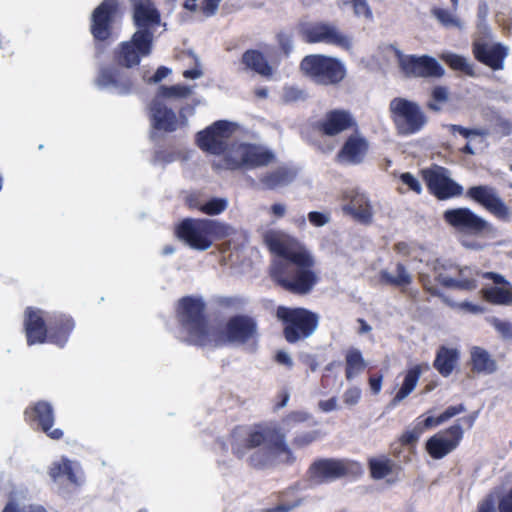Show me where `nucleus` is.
I'll list each match as a JSON object with an SVG mask.
<instances>
[{"mask_svg": "<svg viewBox=\"0 0 512 512\" xmlns=\"http://www.w3.org/2000/svg\"><path fill=\"white\" fill-rule=\"evenodd\" d=\"M302 75L315 84L336 86L346 77L345 65L336 57L324 54H309L299 64Z\"/></svg>", "mask_w": 512, "mask_h": 512, "instance_id": "obj_7", "label": "nucleus"}, {"mask_svg": "<svg viewBox=\"0 0 512 512\" xmlns=\"http://www.w3.org/2000/svg\"><path fill=\"white\" fill-rule=\"evenodd\" d=\"M491 325L495 328V330L501 334L503 338L512 339V323L509 321H504L499 318H492L490 320Z\"/></svg>", "mask_w": 512, "mask_h": 512, "instance_id": "obj_51", "label": "nucleus"}, {"mask_svg": "<svg viewBox=\"0 0 512 512\" xmlns=\"http://www.w3.org/2000/svg\"><path fill=\"white\" fill-rule=\"evenodd\" d=\"M248 464L254 469H264L271 463L270 454L267 451L258 449L249 455Z\"/></svg>", "mask_w": 512, "mask_h": 512, "instance_id": "obj_47", "label": "nucleus"}, {"mask_svg": "<svg viewBox=\"0 0 512 512\" xmlns=\"http://www.w3.org/2000/svg\"><path fill=\"white\" fill-rule=\"evenodd\" d=\"M465 196L484 207L490 214L502 221L510 219V209L498 195L496 189L489 185L471 186Z\"/></svg>", "mask_w": 512, "mask_h": 512, "instance_id": "obj_18", "label": "nucleus"}, {"mask_svg": "<svg viewBox=\"0 0 512 512\" xmlns=\"http://www.w3.org/2000/svg\"><path fill=\"white\" fill-rule=\"evenodd\" d=\"M471 370L476 374H492L497 363L484 348L474 346L470 351Z\"/></svg>", "mask_w": 512, "mask_h": 512, "instance_id": "obj_33", "label": "nucleus"}, {"mask_svg": "<svg viewBox=\"0 0 512 512\" xmlns=\"http://www.w3.org/2000/svg\"><path fill=\"white\" fill-rule=\"evenodd\" d=\"M299 359L311 372H315L318 369L319 364L315 355L304 353L299 356Z\"/></svg>", "mask_w": 512, "mask_h": 512, "instance_id": "obj_61", "label": "nucleus"}, {"mask_svg": "<svg viewBox=\"0 0 512 512\" xmlns=\"http://www.w3.org/2000/svg\"><path fill=\"white\" fill-rule=\"evenodd\" d=\"M122 12L118 0H103L94 8L90 17V33L97 43H109L114 39L115 26Z\"/></svg>", "mask_w": 512, "mask_h": 512, "instance_id": "obj_11", "label": "nucleus"}, {"mask_svg": "<svg viewBox=\"0 0 512 512\" xmlns=\"http://www.w3.org/2000/svg\"><path fill=\"white\" fill-rule=\"evenodd\" d=\"M175 317L180 332L184 334L182 342L198 347L211 345L214 326L210 324L207 305L202 297L189 295L180 298L175 306Z\"/></svg>", "mask_w": 512, "mask_h": 512, "instance_id": "obj_3", "label": "nucleus"}, {"mask_svg": "<svg viewBox=\"0 0 512 512\" xmlns=\"http://www.w3.org/2000/svg\"><path fill=\"white\" fill-rule=\"evenodd\" d=\"M222 0H201L199 9L206 17L214 16Z\"/></svg>", "mask_w": 512, "mask_h": 512, "instance_id": "obj_54", "label": "nucleus"}, {"mask_svg": "<svg viewBox=\"0 0 512 512\" xmlns=\"http://www.w3.org/2000/svg\"><path fill=\"white\" fill-rule=\"evenodd\" d=\"M240 431L241 427H236L231 433V451L236 458L242 459L248 451L267 443L275 455H285L283 463L291 465L295 462L296 457L286 443L285 433L276 424H256L243 437Z\"/></svg>", "mask_w": 512, "mask_h": 512, "instance_id": "obj_4", "label": "nucleus"}, {"mask_svg": "<svg viewBox=\"0 0 512 512\" xmlns=\"http://www.w3.org/2000/svg\"><path fill=\"white\" fill-rule=\"evenodd\" d=\"M343 210L362 224H370L373 219L372 206L363 197H356L343 207Z\"/></svg>", "mask_w": 512, "mask_h": 512, "instance_id": "obj_34", "label": "nucleus"}, {"mask_svg": "<svg viewBox=\"0 0 512 512\" xmlns=\"http://www.w3.org/2000/svg\"><path fill=\"white\" fill-rule=\"evenodd\" d=\"M75 328V321L70 315L57 314L48 319V342L63 348Z\"/></svg>", "mask_w": 512, "mask_h": 512, "instance_id": "obj_27", "label": "nucleus"}, {"mask_svg": "<svg viewBox=\"0 0 512 512\" xmlns=\"http://www.w3.org/2000/svg\"><path fill=\"white\" fill-rule=\"evenodd\" d=\"M398 55V63L401 71L407 77L440 78L445 71L438 61L428 55Z\"/></svg>", "mask_w": 512, "mask_h": 512, "instance_id": "obj_19", "label": "nucleus"}, {"mask_svg": "<svg viewBox=\"0 0 512 512\" xmlns=\"http://www.w3.org/2000/svg\"><path fill=\"white\" fill-rule=\"evenodd\" d=\"M430 366L423 362L410 367L404 375L402 384L391 400V405L396 406L407 398L416 388L423 372L428 371Z\"/></svg>", "mask_w": 512, "mask_h": 512, "instance_id": "obj_28", "label": "nucleus"}, {"mask_svg": "<svg viewBox=\"0 0 512 512\" xmlns=\"http://www.w3.org/2000/svg\"><path fill=\"white\" fill-rule=\"evenodd\" d=\"M238 129V125L227 120H217L196 134L197 146L213 155L227 154L228 140Z\"/></svg>", "mask_w": 512, "mask_h": 512, "instance_id": "obj_12", "label": "nucleus"}, {"mask_svg": "<svg viewBox=\"0 0 512 512\" xmlns=\"http://www.w3.org/2000/svg\"><path fill=\"white\" fill-rule=\"evenodd\" d=\"M431 13L439 23L446 28L461 26L460 20L446 9L434 7L432 8Z\"/></svg>", "mask_w": 512, "mask_h": 512, "instance_id": "obj_45", "label": "nucleus"}, {"mask_svg": "<svg viewBox=\"0 0 512 512\" xmlns=\"http://www.w3.org/2000/svg\"><path fill=\"white\" fill-rule=\"evenodd\" d=\"M421 176L429 193L438 200H447L463 194V187L449 177L445 167L434 165L423 169Z\"/></svg>", "mask_w": 512, "mask_h": 512, "instance_id": "obj_15", "label": "nucleus"}, {"mask_svg": "<svg viewBox=\"0 0 512 512\" xmlns=\"http://www.w3.org/2000/svg\"><path fill=\"white\" fill-rule=\"evenodd\" d=\"M472 54L479 63L498 71L504 68L508 48L501 43L490 44L483 40H475L472 43Z\"/></svg>", "mask_w": 512, "mask_h": 512, "instance_id": "obj_22", "label": "nucleus"}, {"mask_svg": "<svg viewBox=\"0 0 512 512\" xmlns=\"http://www.w3.org/2000/svg\"><path fill=\"white\" fill-rule=\"evenodd\" d=\"M380 282L394 287L409 286L413 279L403 263L396 264V276L391 275L387 270H381L379 273Z\"/></svg>", "mask_w": 512, "mask_h": 512, "instance_id": "obj_37", "label": "nucleus"}, {"mask_svg": "<svg viewBox=\"0 0 512 512\" xmlns=\"http://www.w3.org/2000/svg\"><path fill=\"white\" fill-rule=\"evenodd\" d=\"M191 94H192V89L186 85H180V84L171 85V86L161 85V86H159L154 98H159L162 101L164 99H170V98L184 99V98H187L188 96H190Z\"/></svg>", "mask_w": 512, "mask_h": 512, "instance_id": "obj_42", "label": "nucleus"}, {"mask_svg": "<svg viewBox=\"0 0 512 512\" xmlns=\"http://www.w3.org/2000/svg\"><path fill=\"white\" fill-rule=\"evenodd\" d=\"M460 353L456 348L442 345L436 351L434 369L442 376L449 377L458 366Z\"/></svg>", "mask_w": 512, "mask_h": 512, "instance_id": "obj_29", "label": "nucleus"}, {"mask_svg": "<svg viewBox=\"0 0 512 512\" xmlns=\"http://www.w3.org/2000/svg\"><path fill=\"white\" fill-rule=\"evenodd\" d=\"M361 399L360 388L353 386L345 390L343 394V401L348 406L356 405Z\"/></svg>", "mask_w": 512, "mask_h": 512, "instance_id": "obj_55", "label": "nucleus"}, {"mask_svg": "<svg viewBox=\"0 0 512 512\" xmlns=\"http://www.w3.org/2000/svg\"><path fill=\"white\" fill-rule=\"evenodd\" d=\"M228 206L227 200L224 198H212L199 207V211L206 215H219L226 210Z\"/></svg>", "mask_w": 512, "mask_h": 512, "instance_id": "obj_46", "label": "nucleus"}, {"mask_svg": "<svg viewBox=\"0 0 512 512\" xmlns=\"http://www.w3.org/2000/svg\"><path fill=\"white\" fill-rule=\"evenodd\" d=\"M237 157L231 153L225 154L222 158L212 162L215 171L242 169H254L269 165L275 160L272 151L251 143H240L234 149Z\"/></svg>", "mask_w": 512, "mask_h": 512, "instance_id": "obj_8", "label": "nucleus"}, {"mask_svg": "<svg viewBox=\"0 0 512 512\" xmlns=\"http://www.w3.org/2000/svg\"><path fill=\"white\" fill-rule=\"evenodd\" d=\"M355 463L345 459L320 458L308 468V476L315 483L322 484L335 481L353 473Z\"/></svg>", "mask_w": 512, "mask_h": 512, "instance_id": "obj_17", "label": "nucleus"}, {"mask_svg": "<svg viewBox=\"0 0 512 512\" xmlns=\"http://www.w3.org/2000/svg\"><path fill=\"white\" fill-rule=\"evenodd\" d=\"M366 362L359 349L351 347L345 353V378L350 381L362 373Z\"/></svg>", "mask_w": 512, "mask_h": 512, "instance_id": "obj_36", "label": "nucleus"}, {"mask_svg": "<svg viewBox=\"0 0 512 512\" xmlns=\"http://www.w3.org/2000/svg\"><path fill=\"white\" fill-rule=\"evenodd\" d=\"M319 438L318 431H309L296 435L292 440V445L296 448H304Z\"/></svg>", "mask_w": 512, "mask_h": 512, "instance_id": "obj_50", "label": "nucleus"}, {"mask_svg": "<svg viewBox=\"0 0 512 512\" xmlns=\"http://www.w3.org/2000/svg\"><path fill=\"white\" fill-rule=\"evenodd\" d=\"M176 237L196 250H207L213 238L227 235V226L211 219L185 218L175 227Z\"/></svg>", "mask_w": 512, "mask_h": 512, "instance_id": "obj_6", "label": "nucleus"}, {"mask_svg": "<svg viewBox=\"0 0 512 512\" xmlns=\"http://www.w3.org/2000/svg\"><path fill=\"white\" fill-rule=\"evenodd\" d=\"M292 178V174L288 169L279 167L262 175L259 181L266 189L274 190L277 187L288 184Z\"/></svg>", "mask_w": 512, "mask_h": 512, "instance_id": "obj_39", "label": "nucleus"}, {"mask_svg": "<svg viewBox=\"0 0 512 512\" xmlns=\"http://www.w3.org/2000/svg\"><path fill=\"white\" fill-rule=\"evenodd\" d=\"M463 434L460 424L451 425L427 440L426 451L433 459H442L459 446Z\"/></svg>", "mask_w": 512, "mask_h": 512, "instance_id": "obj_21", "label": "nucleus"}, {"mask_svg": "<svg viewBox=\"0 0 512 512\" xmlns=\"http://www.w3.org/2000/svg\"><path fill=\"white\" fill-rule=\"evenodd\" d=\"M441 59L455 71H461L468 76H474L473 66L467 62V59L455 53L442 54Z\"/></svg>", "mask_w": 512, "mask_h": 512, "instance_id": "obj_43", "label": "nucleus"}, {"mask_svg": "<svg viewBox=\"0 0 512 512\" xmlns=\"http://www.w3.org/2000/svg\"><path fill=\"white\" fill-rule=\"evenodd\" d=\"M368 468L370 476L375 480L384 479L392 474L397 476L402 471L401 465L385 455L370 458L368 460Z\"/></svg>", "mask_w": 512, "mask_h": 512, "instance_id": "obj_32", "label": "nucleus"}, {"mask_svg": "<svg viewBox=\"0 0 512 512\" xmlns=\"http://www.w3.org/2000/svg\"><path fill=\"white\" fill-rule=\"evenodd\" d=\"M443 221L457 233L478 237L489 232L490 224L468 207L450 208L443 212Z\"/></svg>", "mask_w": 512, "mask_h": 512, "instance_id": "obj_13", "label": "nucleus"}, {"mask_svg": "<svg viewBox=\"0 0 512 512\" xmlns=\"http://www.w3.org/2000/svg\"><path fill=\"white\" fill-rule=\"evenodd\" d=\"M483 277L492 280L496 285L510 286V282L496 272H486L483 274Z\"/></svg>", "mask_w": 512, "mask_h": 512, "instance_id": "obj_64", "label": "nucleus"}, {"mask_svg": "<svg viewBox=\"0 0 512 512\" xmlns=\"http://www.w3.org/2000/svg\"><path fill=\"white\" fill-rule=\"evenodd\" d=\"M308 220L313 226L321 227L328 223L329 218L321 212L312 211L308 213Z\"/></svg>", "mask_w": 512, "mask_h": 512, "instance_id": "obj_60", "label": "nucleus"}, {"mask_svg": "<svg viewBox=\"0 0 512 512\" xmlns=\"http://www.w3.org/2000/svg\"><path fill=\"white\" fill-rule=\"evenodd\" d=\"M389 114L398 134L404 136L420 132L428 123V117L421 106L403 97H395L390 101Z\"/></svg>", "mask_w": 512, "mask_h": 512, "instance_id": "obj_10", "label": "nucleus"}, {"mask_svg": "<svg viewBox=\"0 0 512 512\" xmlns=\"http://www.w3.org/2000/svg\"><path fill=\"white\" fill-rule=\"evenodd\" d=\"M383 374L381 372L371 374L368 378V384L371 392L374 395H378L382 389Z\"/></svg>", "mask_w": 512, "mask_h": 512, "instance_id": "obj_59", "label": "nucleus"}, {"mask_svg": "<svg viewBox=\"0 0 512 512\" xmlns=\"http://www.w3.org/2000/svg\"><path fill=\"white\" fill-rule=\"evenodd\" d=\"M299 34L302 40L308 44L325 43L344 49L351 47L350 38L328 22L301 23Z\"/></svg>", "mask_w": 512, "mask_h": 512, "instance_id": "obj_14", "label": "nucleus"}, {"mask_svg": "<svg viewBox=\"0 0 512 512\" xmlns=\"http://www.w3.org/2000/svg\"><path fill=\"white\" fill-rule=\"evenodd\" d=\"M259 338L257 320L246 314L231 316L223 329L214 327L211 345L221 347L226 344L245 345L256 343Z\"/></svg>", "mask_w": 512, "mask_h": 512, "instance_id": "obj_9", "label": "nucleus"}, {"mask_svg": "<svg viewBox=\"0 0 512 512\" xmlns=\"http://www.w3.org/2000/svg\"><path fill=\"white\" fill-rule=\"evenodd\" d=\"M275 317L281 324L283 338L291 345L311 338L320 324L318 313L301 306L279 305L275 310Z\"/></svg>", "mask_w": 512, "mask_h": 512, "instance_id": "obj_5", "label": "nucleus"}, {"mask_svg": "<svg viewBox=\"0 0 512 512\" xmlns=\"http://www.w3.org/2000/svg\"><path fill=\"white\" fill-rule=\"evenodd\" d=\"M272 496L278 501V504L274 507L263 509L261 512H290L302 502L296 496V492L292 487L276 492Z\"/></svg>", "mask_w": 512, "mask_h": 512, "instance_id": "obj_35", "label": "nucleus"}, {"mask_svg": "<svg viewBox=\"0 0 512 512\" xmlns=\"http://www.w3.org/2000/svg\"><path fill=\"white\" fill-rule=\"evenodd\" d=\"M314 130L323 136L334 137L347 130H358V124L350 111L332 109L314 123Z\"/></svg>", "mask_w": 512, "mask_h": 512, "instance_id": "obj_20", "label": "nucleus"}, {"mask_svg": "<svg viewBox=\"0 0 512 512\" xmlns=\"http://www.w3.org/2000/svg\"><path fill=\"white\" fill-rule=\"evenodd\" d=\"M415 425L421 429V433L423 434L426 430L436 427L443 422L439 420L438 417L428 416L426 418L423 415L417 417L414 421Z\"/></svg>", "mask_w": 512, "mask_h": 512, "instance_id": "obj_52", "label": "nucleus"}, {"mask_svg": "<svg viewBox=\"0 0 512 512\" xmlns=\"http://www.w3.org/2000/svg\"><path fill=\"white\" fill-rule=\"evenodd\" d=\"M153 33L150 30H137L130 40L123 41L114 49L113 60L118 66H102L95 79L101 88H113L119 95H128L134 89L131 76L122 68H133L140 64L143 57L151 54Z\"/></svg>", "mask_w": 512, "mask_h": 512, "instance_id": "obj_2", "label": "nucleus"}, {"mask_svg": "<svg viewBox=\"0 0 512 512\" xmlns=\"http://www.w3.org/2000/svg\"><path fill=\"white\" fill-rule=\"evenodd\" d=\"M274 359L278 364L284 365L288 369H291L293 367V360L291 359L289 354L284 350L277 351Z\"/></svg>", "mask_w": 512, "mask_h": 512, "instance_id": "obj_62", "label": "nucleus"}, {"mask_svg": "<svg viewBox=\"0 0 512 512\" xmlns=\"http://www.w3.org/2000/svg\"><path fill=\"white\" fill-rule=\"evenodd\" d=\"M149 115L151 124L156 130L170 133L178 129L176 113L159 98L152 99L149 105Z\"/></svg>", "mask_w": 512, "mask_h": 512, "instance_id": "obj_25", "label": "nucleus"}, {"mask_svg": "<svg viewBox=\"0 0 512 512\" xmlns=\"http://www.w3.org/2000/svg\"><path fill=\"white\" fill-rule=\"evenodd\" d=\"M369 150L367 139L359 134H352L346 138L342 147L336 154L338 163L357 165L363 162Z\"/></svg>", "mask_w": 512, "mask_h": 512, "instance_id": "obj_24", "label": "nucleus"}, {"mask_svg": "<svg viewBox=\"0 0 512 512\" xmlns=\"http://www.w3.org/2000/svg\"><path fill=\"white\" fill-rule=\"evenodd\" d=\"M449 99V92L445 86H436L431 91V99L427 102L426 106L429 110L439 112L442 105Z\"/></svg>", "mask_w": 512, "mask_h": 512, "instance_id": "obj_44", "label": "nucleus"}, {"mask_svg": "<svg viewBox=\"0 0 512 512\" xmlns=\"http://www.w3.org/2000/svg\"><path fill=\"white\" fill-rule=\"evenodd\" d=\"M241 63L245 70L253 71L260 76L270 78L273 75V68L266 56L257 49L246 50L242 54Z\"/></svg>", "mask_w": 512, "mask_h": 512, "instance_id": "obj_31", "label": "nucleus"}, {"mask_svg": "<svg viewBox=\"0 0 512 512\" xmlns=\"http://www.w3.org/2000/svg\"><path fill=\"white\" fill-rule=\"evenodd\" d=\"M133 22L138 30L155 27L160 24L161 15L152 0H130Z\"/></svg>", "mask_w": 512, "mask_h": 512, "instance_id": "obj_26", "label": "nucleus"}, {"mask_svg": "<svg viewBox=\"0 0 512 512\" xmlns=\"http://www.w3.org/2000/svg\"><path fill=\"white\" fill-rule=\"evenodd\" d=\"M465 410L466 408L463 404L449 406L439 415V420L444 423L450 418L464 412Z\"/></svg>", "mask_w": 512, "mask_h": 512, "instance_id": "obj_58", "label": "nucleus"}, {"mask_svg": "<svg viewBox=\"0 0 512 512\" xmlns=\"http://www.w3.org/2000/svg\"><path fill=\"white\" fill-rule=\"evenodd\" d=\"M450 130L452 133H459L464 138H469L471 136H484L485 132L481 129L476 128H466L461 125H451Z\"/></svg>", "mask_w": 512, "mask_h": 512, "instance_id": "obj_56", "label": "nucleus"}, {"mask_svg": "<svg viewBox=\"0 0 512 512\" xmlns=\"http://www.w3.org/2000/svg\"><path fill=\"white\" fill-rule=\"evenodd\" d=\"M310 415L303 411H292L286 416V420L294 423H302L309 419Z\"/></svg>", "mask_w": 512, "mask_h": 512, "instance_id": "obj_63", "label": "nucleus"}, {"mask_svg": "<svg viewBox=\"0 0 512 512\" xmlns=\"http://www.w3.org/2000/svg\"><path fill=\"white\" fill-rule=\"evenodd\" d=\"M457 270L458 277L453 278L439 274L436 280L446 288H455L464 291H472L477 288V279L474 277L473 272L470 268H455Z\"/></svg>", "mask_w": 512, "mask_h": 512, "instance_id": "obj_30", "label": "nucleus"}, {"mask_svg": "<svg viewBox=\"0 0 512 512\" xmlns=\"http://www.w3.org/2000/svg\"><path fill=\"white\" fill-rule=\"evenodd\" d=\"M499 512H512V487L504 493L498 501ZM477 512H496L494 501L488 497L478 505Z\"/></svg>", "mask_w": 512, "mask_h": 512, "instance_id": "obj_41", "label": "nucleus"}, {"mask_svg": "<svg viewBox=\"0 0 512 512\" xmlns=\"http://www.w3.org/2000/svg\"><path fill=\"white\" fill-rule=\"evenodd\" d=\"M268 249L277 258L269 267V276L282 290L296 296L313 292L320 282L316 259L298 240L282 239L276 235L265 238Z\"/></svg>", "mask_w": 512, "mask_h": 512, "instance_id": "obj_1", "label": "nucleus"}, {"mask_svg": "<svg viewBox=\"0 0 512 512\" xmlns=\"http://www.w3.org/2000/svg\"><path fill=\"white\" fill-rule=\"evenodd\" d=\"M340 2L342 6H352L356 16H372V12L366 0H340Z\"/></svg>", "mask_w": 512, "mask_h": 512, "instance_id": "obj_49", "label": "nucleus"}, {"mask_svg": "<svg viewBox=\"0 0 512 512\" xmlns=\"http://www.w3.org/2000/svg\"><path fill=\"white\" fill-rule=\"evenodd\" d=\"M24 419L29 426L45 433L52 440H61L64 436L62 429H53L55 413L48 401L40 400L29 405L24 411Z\"/></svg>", "mask_w": 512, "mask_h": 512, "instance_id": "obj_16", "label": "nucleus"}, {"mask_svg": "<svg viewBox=\"0 0 512 512\" xmlns=\"http://www.w3.org/2000/svg\"><path fill=\"white\" fill-rule=\"evenodd\" d=\"M421 435V429L414 424L411 429L405 430L399 436L398 444H400L401 446H409L411 449H413L416 446Z\"/></svg>", "mask_w": 512, "mask_h": 512, "instance_id": "obj_48", "label": "nucleus"}, {"mask_svg": "<svg viewBox=\"0 0 512 512\" xmlns=\"http://www.w3.org/2000/svg\"><path fill=\"white\" fill-rule=\"evenodd\" d=\"M49 476L54 482L65 477L69 483L74 485L78 484V478L73 463L67 458H62L60 462H54L49 468Z\"/></svg>", "mask_w": 512, "mask_h": 512, "instance_id": "obj_38", "label": "nucleus"}, {"mask_svg": "<svg viewBox=\"0 0 512 512\" xmlns=\"http://www.w3.org/2000/svg\"><path fill=\"white\" fill-rule=\"evenodd\" d=\"M277 38V42L279 44V47L281 49V51L285 54V55H289L292 51V37L291 35L285 33V32H280L277 34L276 36Z\"/></svg>", "mask_w": 512, "mask_h": 512, "instance_id": "obj_57", "label": "nucleus"}, {"mask_svg": "<svg viewBox=\"0 0 512 512\" xmlns=\"http://www.w3.org/2000/svg\"><path fill=\"white\" fill-rule=\"evenodd\" d=\"M483 298L493 305H512V290L506 287L491 286L482 289Z\"/></svg>", "mask_w": 512, "mask_h": 512, "instance_id": "obj_40", "label": "nucleus"}, {"mask_svg": "<svg viewBox=\"0 0 512 512\" xmlns=\"http://www.w3.org/2000/svg\"><path fill=\"white\" fill-rule=\"evenodd\" d=\"M23 330L28 346L48 342V321L44 319L43 311L27 307L24 312Z\"/></svg>", "mask_w": 512, "mask_h": 512, "instance_id": "obj_23", "label": "nucleus"}, {"mask_svg": "<svg viewBox=\"0 0 512 512\" xmlns=\"http://www.w3.org/2000/svg\"><path fill=\"white\" fill-rule=\"evenodd\" d=\"M400 180L403 184L407 185L408 188L416 194L422 193V186L417 178L414 177L410 172H405L400 175Z\"/></svg>", "mask_w": 512, "mask_h": 512, "instance_id": "obj_53", "label": "nucleus"}]
</instances>
